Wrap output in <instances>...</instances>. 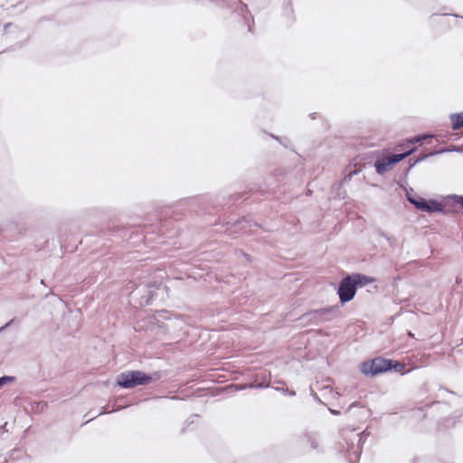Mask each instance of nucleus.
<instances>
[{
  "instance_id": "obj_1",
  "label": "nucleus",
  "mask_w": 463,
  "mask_h": 463,
  "mask_svg": "<svg viewBox=\"0 0 463 463\" xmlns=\"http://www.w3.org/2000/svg\"><path fill=\"white\" fill-rule=\"evenodd\" d=\"M406 198L417 210L424 213H444V203L436 199H424L417 194H411L409 192L406 194Z\"/></svg>"
},
{
  "instance_id": "obj_2",
  "label": "nucleus",
  "mask_w": 463,
  "mask_h": 463,
  "mask_svg": "<svg viewBox=\"0 0 463 463\" xmlns=\"http://www.w3.org/2000/svg\"><path fill=\"white\" fill-rule=\"evenodd\" d=\"M152 378L139 371L122 373L118 376L117 384L123 388H133L137 385H145L151 382Z\"/></svg>"
},
{
  "instance_id": "obj_3",
  "label": "nucleus",
  "mask_w": 463,
  "mask_h": 463,
  "mask_svg": "<svg viewBox=\"0 0 463 463\" xmlns=\"http://www.w3.org/2000/svg\"><path fill=\"white\" fill-rule=\"evenodd\" d=\"M374 281L375 279L373 277L361 273H353L342 279L337 286L334 285V289H357Z\"/></svg>"
},
{
  "instance_id": "obj_4",
  "label": "nucleus",
  "mask_w": 463,
  "mask_h": 463,
  "mask_svg": "<svg viewBox=\"0 0 463 463\" xmlns=\"http://www.w3.org/2000/svg\"><path fill=\"white\" fill-rule=\"evenodd\" d=\"M165 271L163 269L156 270L154 274L144 278L143 281L138 285L133 284L127 286L125 289H134V288L143 287L146 289H168V287L164 284V279L165 278Z\"/></svg>"
},
{
  "instance_id": "obj_5",
  "label": "nucleus",
  "mask_w": 463,
  "mask_h": 463,
  "mask_svg": "<svg viewBox=\"0 0 463 463\" xmlns=\"http://www.w3.org/2000/svg\"><path fill=\"white\" fill-rule=\"evenodd\" d=\"M392 367V360L383 359L381 357L364 362L361 364V372L364 375H376L391 370Z\"/></svg>"
},
{
  "instance_id": "obj_6",
  "label": "nucleus",
  "mask_w": 463,
  "mask_h": 463,
  "mask_svg": "<svg viewBox=\"0 0 463 463\" xmlns=\"http://www.w3.org/2000/svg\"><path fill=\"white\" fill-rule=\"evenodd\" d=\"M375 171L379 175H383L385 172H387L391 167L392 165L388 159L387 156H383L381 158H378L374 163Z\"/></svg>"
},
{
  "instance_id": "obj_7",
  "label": "nucleus",
  "mask_w": 463,
  "mask_h": 463,
  "mask_svg": "<svg viewBox=\"0 0 463 463\" xmlns=\"http://www.w3.org/2000/svg\"><path fill=\"white\" fill-rule=\"evenodd\" d=\"M415 151V148H411L403 153L401 154H391L387 156L392 166L395 165L396 164L400 163L409 156H411Z\"/></svg>"
},
{
  "instance_id": "obj_8",
  "label": "nucleus",
  "mask_w": 463,
  "mask_h": 463,
  "mask_svg": "<svg viewBox=\"0 0 463 463\" xmlns=\"http://www.w3.org/2000/svg\"><path fill=\"white\" fill-rule=\"evenodd\" d=\"M443 201L446 205H458L461 209H463V195L449 194L445 196Z\"/></svg>"
},
{
  "instance_id": "obj_9",
  "label": "nucleus",
  "mask_w": 463,
  "mask_h": 463,
  "mask_svg": "<svg viewBox=\"0 0 463 463\" xmlns=\"http://www.w3.org/2000/svg\"><path fill=\"white\" fill-rule=\"evenodd\" d=\"M449 119L453 130H458L463 128V111L450 114Z\"/></svg>"
},
{
  "instance_id": "obj_10",
  "label": "nucleus",
  "mask_w": 463,
  "mask_h": 463,
  "mask_svg": "<svg viewBox=\"0 0 463 463\" xmlns=\"http://www.w3.org/2000/svg\"><path fill=\"white\" fill-rule=\"evenodd\" d=\"M335 310V307L323 308L315 312V318L318 322H326L330 320L329 315Z\"/></svg>"
},
{
  "instance_id": "obj_11",
  "label": "nucleus",
  "mask_w": 463,
  "mask_h": 463,
  "mask_svg": "<svg viewBox=\"0 0 463 463\" xmlns=\"http://www.w3.org/2000/svg\"><path fill=\"white\" fill-rule=\"evenodd\" d=\"M356 291H338L341 302L344 304L352 300Z\"/></svg>"
},
{
  "instance_id": "obj_12",
  "label": "nucleus",
  "mask_w": 463,
  "mask_h": 463,
  "mask_svg": "<svg viewBox=\"0 0 463 463\" xmlns=\"http://www.w3.org/2000/svg\"><path fill=\"white\" fill-rule=\"evenodd\" d=\"M392 369H394L395 372L403 373L404 370H405V365L403 364L398 363L396 361H392Z\"/></svg>"
},
{
  "instance_id": "obj_13",
  "label": "nucleus",
  "mask_w": 463,
  "mask_h": 463,
  "mask_svg": "<svg viewBox=\"0 0 463 463\" xmlns=\"http://www.w3.org/2000/svg\"><path fill=\"white\" fill-rule=\"evenodd\" d=\"M236 226L240 229H244L246 226H250V221L246 218H242L241 221L236 222Z\"/></svg>"
},
{
  "instance_id": "obj_14",
  "label": "nucleus",
  "mask_w": 463,
  "mask_h": 463,
  "mask_svg": "<svg viewBox=\"0 0 463 463\" xmlns=\"http://www.w3.org/2000/svg\"><path fill=\"white\" fill-rule=\"evenodd\" d=\"M429 138V136L427 135H420V136H415L412 139L410 140V143L411 144H415V143H418V142H421L423 141L424 139H427Z\"/></svg>"
},
{
  "instance_id": "obj_15",
  "label": "nucleus",
  "mask_w": 463,
  "mask_h": 463,
  "mask_svg": "<svg viewBox=\"0 0 463 463\" xmlns=\"http://www.w3.org/2000/svg\"><path fill=\"white\" fill-rule=\"evenodd\" d=\"M284 10L288 14H293L294 10H293L292 3H291L290 0L287 1L286 3H284Z\"/></svg>"
},
{
  "instance_id": "obj_16",
  "label": "nucleus",
  "mask_w": 463,
  "mask_h": 463,
  "mask_svg": "<svg viewBox=\"0 0 463 463\" xmlns=\"http://www.w3.org/2000/svg\"><path fill=\"white\" fill-rule=\"evenodd\" d=\"M12 380H13V378L9 377V376L1 377L0 378V387H2L3 385L10 383Z\"/></svg>"
},
{
  "instance_id": "obj_17",
  "label": "nucleus",
  "mask_w": 463,
  "mask_h": 463,
  "mask_svg": "<svg viewBox=\"0 0 463 463\" xmlns=\"http://www.w3.org/2000/svg\"><path fill=\"white\" fill-rule=\"evenodd\" d=\"M419 163V160H417L416 157H413V158H410L409 159V168H408V171L411 170V168H412L414 165H416L417 164Z\"/></svg>"
},
{
  "instance_id": "obj_18",
  "label": "nucleus",
  "mask_w": 463,
  "mask_h": 463,
  "mask_svg": "<svg viewBox=\"0 0 463 463\" xmlns=\"http://www.w3.org/2000/svg\"><path fill=\"white\" fill-rule=\"evenodd\" d=\"M434 155V153H430V154H420L416 158L417 160H419V163L425 160L427 157H429L430 156H432Z\"/></svg>"
},
{
  "instance_id": "obj_19",
  "label": "nucleus",
  "mask_w": 463,
  "mask_h": 463,
  "mask_svg": "<svg viewBox=\"0 0 463 463\" xmlns=\"http://www.w3.org/2000/svg\"><path fill=\"white\" fill-rule=\"evenodd\" d=\"M270 137L272 138H274L275 140L279 141L282 146H284L285 147H288V145L285 144V141H282V138L279 137H277V136H274V135H270Z\"/></svg>"
},
{
  "instance_id": "obj_20",
  "label": "nucleus",
  "mask_w": 463,
  "mask_h": 463,
  "mask_svg": "<svg viewBox=\"0 0 463 463\" xmlns=\"http://www.w3.org/2000/svg\"><path fill=\"white\" fill-rule=\"evenodd\" d=\"M308 117L311 118V119H316L317 118H320L319 114L317 112H313V113H310L308 115Z\"/></svg>"
},
{
  "instance_id": "obj_21",
  "label": "nucleus",
  "mask_w": 463,
  "mask_h": 463,
  "mask_svg": "<svg viewBox=\"0 0 463 463\" xmlns=\"http://www.w3.org/2000/svg\"><path fill=\"white\" fill-rule=\"evenodd\" d=\"M354 173H350L348 175L345 176V181L350 180Z\"/></svg>"
},
{
  "instance_id": "obj_22",
  "label": "nucleus",
  "mask_w": 463,
  "mask_h": 463,
  "mask_svg": "<svg viewBox=\"0 0 463 463\" xmlns=\"http://www.w3.org/2000/svg\"><path fill=\"white\" fill-rule=\"evenodd\" d=\"M10 26H12V24H11V23L6 24L5 25V28H4V29H5V31H6V30H7V28H8V27H10Z\"/></svg>"
}]
</instances>
